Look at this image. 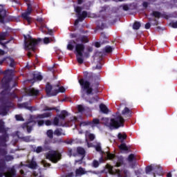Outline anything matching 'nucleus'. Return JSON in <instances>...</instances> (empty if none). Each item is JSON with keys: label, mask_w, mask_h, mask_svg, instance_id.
<instances>
[{"label": "nucleus", "mask_w": 177, "mask_h": 177, "mask_svg": "<svg viewBox=\"0 0 177 177\" xmlns=\"http://www.w3.org/2000/svg\"><path fill=\"white\" fill-rule=\"evenodd\" d=\"M152 16H154V17L160 18V17L161 16V14L157 11H153L152 12Z\"/></svg>", "instance_id": "nucleus-47"}, {"label": "nucleus", "mask_w": 177, "mask_h": 177, "mask_svg": "<svg viewBox=\"0 0 177 177\" xmlns=\"http://www.w3.org/2000/svg\"><path fill=\"white\" fill-rule=\"evenodd\" d=\"M51 41H53V39L49 38V37H45L44 39V44H49Z\"/></svg>", "instance_id": "nucleus-45"}, {"label": "nucleus", "mask_w": 177, "mask_h": 177, "mask_svg": "<svg viewBox=\"0 0 177 177\" xmlns=\"http://www.w3.org/2000/svg\"><path fill=\"white\" fill-rule=\"evenodd\" d=\"M15 118L17 121H24V119L23 118V116H21V115H16Z\"/></svg>", "instance_id": "nucleus-48"}, {"label": "nucleus", "mask_w": 177, "mask_h": 177, "mask_svg": "<svg viewBox=\"0 0 177 177\" xmlns=\"http://www.w3.org/2000/svg\"><path fill=\"white\" fill-rule=\"evenodd\" d=\"M135 160V155L134 154H130L128 157V161L129 162H132Z\"/></svg>", "instance_id": "nucleus-44"}, {"label": "nucleus", "mask_w": 177, "mask_h": 177, "mask_svg": "<svg viewBox=\"0 0 177 177\" xmlns=\"http://www.w3.org/2000/svg\"><path fill=\"white\" fill-rule=\"evenodd\" d=\"M122 115H127L128 117H131V114H132V112L127 107H126L122 111Z\"/></svg>", "instance_id": "nucleus-27"}, {"label": "nucleus", "mask_w": 177, "mask_h": 177, "mask_svg": "<svg viewBox=\"0 0 177 177\" xmlns=\"http://www.w3.org/2000/svg\"><path fill=\"white\" fill-rule=\"evenodd\" d=\"M28 8L26 10V12H23L21 16L23 19H24L26 21H28V23H31V17H30V15H31V12H32V6H31V4L28 3L27 4Z\"/></svg>", "instance_id": "nucleus-13"}, {"label": "nucleus", "mask_w": 177, "mask_h": 177, "mask_svg": "<svg viewBox=\"0 0 177 177\" xmlns=\"http://www.w3.org/2000/svg\"><path fill=\"white\" fill-rule=\"evenodd\" d=\"M100 111L102 113H104V114H108L109 113V109L105 104H101L100 105Z\"/></svg>", "instance_id": "nucleus-25"}, {"label": "nucleus", "mask_w": 177, "mask_h": 177, "mask_svg": "<svg viewBox=\"0 0 177 177\" xmlns=\"http://www.w3.org/2000/svg\"><path fill=\"white\" fill-rule=\"evenodd\" d=\"M99 78H100L99 75H95L91 74L89 76V81H92V80L96 81V80H99Z\"/></svg>", "instance_id": "nucleus-40"}, {"label": "nucleus", "mask_w": 177, "mask_h": 177, "mask_svg": "<svg viewBox=\"0 0 177 177\" xmlns=\"http://www.w3.org/2000/svg\"><path fill=\"white\" fill-rule=\"evenodd\" d=\"M102 123L110 129H117L120 127L124 126V118L121 115H118L115 119H109L107 118H103L102 119Z\"/></svg>", "instance_id": "nucleus-4"}, {"label": "nucleus", "mask_w": 177, "mask_h": 177, "mask_svg": "<svg viewBox=\"0 0 177 177\" xmlns=\"http://www.w3.org/2000/svg\"><path fill=\"white\" fill-rule=\"evenodd\" d=\"M5 17H6V10L3 8V6L0 5V24L5 23ZM6 33L0 34V41L5 40Z\"/></svg>", "instance_id": "nucleus-11"}, {"label": "nucleus", "mask_w": 177, "mask_h": 177, "mask_svg": "<svg viewBox=\"0 0 177 177\" xmlns=\"http://www.w3.org/2000/svg\"><path fill=\"white\" fill-rule=\"evenodd\" d=\"M76 151L77 150L75 149H69L68 150V156H69V157H71V156H73L74 157H75L77 156V153H75Z\"/></svg>", "instance_id": "nucleus-31"}, {"label": "nucleus", "mask_w": 177, "mask_h": 177, "mask_svg": "<svg viewBox=\"0 0 177 177\" xmlns=\"http://www.w3.org/2000/svg\"><path fill=\"white\" fill-rule=\"evenodd\" d=\"M151 171H153V176L156 177V174H161L162 169L157 165L147 166L145 169V172L147 174H150Z\"/></svg>", "instance_id": "nucleus-12"}, {"label": "nucleus", "mask_w": 177, "mask_h": 177, "mask_svg": "<svg viewBox=\"0 0 177 177\" xmlns=\"http://www.w3.org/2000/svg\"><path fill=\"white\" fill-rule=\"evenodd\" d=\"M61 158L62 155L60 154V153L56 151H50L46 154V158L54 163H56L57 162V161L60 160Z\"/></svg>", "instance_id": "nucleus-9"}, {"label": "nucleus", "mask_w": 177, "mask_h": 177, "mask_svg": "<svg viewBox=\"0 0 177 177\" xmlns=\"http://www.w3.org/2000/svg\"><path fill=\"white\" fill-rule=\"evenodd\" d=\"M35 151L36 153H42V151H44V148H42V147H37Z\"/></svg>", "instance_id": "nucleus-50"}, {"label": "nucleus", "mask_w": 177, "mask_h": 177, "mask_svg": "<svg viewBox=\"0 0 177 177\" xmlns=\"http://www.w3.org/2000/svg\"><path fill=\"white\" fill-rule=\"evenodd\" d=\"M37 122L34 121L29 122L24 124L23 128H26L28 133H30L32 131V127H34Z\"/></svg>", "instance_id": "nucleus-19"}, {"label": "nucleus", "mask_w": 177, "mask_h": 177, "mask_svg": "<svg viewBox=\"0 0 177 177\" xmlns=\"http://www.w3.org/2000/svg\"><path fill=\"white\" fill-rule=\"evenodd\" d=\"M39 127H42V125H44V124H45V122H44V120H39L37 122Z\"/></svg>", "instance_id": "nucleus-56"}, {"label": "nucleus", "mask_w": 177, "mask_h": 177, "mask_svg": "<svg viewBox=\"0 0 177 177\" xmlns=\"http://www.w3.org/2000/svg\"><path fill=\"white\" fill-rule=\"evenodd\" d=\"M47 136L48 138H50V139H52V138H53V131L52 130H48L47 131Z\"/></svg>", "instance_id": "nucleus-46"}, {"label": "nucleus", "mask_w": 177, "mask_h": 177, "mask_svg": "<svg viewBox=\"0 0 177 177\" xmlns=\"http://www.w3.org/2000/svg\"><path fill=\"white\" fill-rule=\"evenodd\" d=\"M95 150L97 151H101L102 153L104 155V156L108 158L109 160H111L114 158V154L110 153V152H107V151L106 152L102 151V147H100V145H97L95 147Z\"/></svg>", "instance_id": "nucleus-15"}, {"label": "nucleus", "mask_w": 177, "mask_h": 177, "mask_svg": "<svg viewBox=\"0 0 177 177\" xmlns=\"http://www.w3.org/2000/svg\"><path fill=\"white\" fill-rule=\"evenodd\" d=\"M95 68L97 70H100V68H102V64H99L95 66Z\"/></svg>", "instance_id": "nucleus-61"}, {"label": "nucleus", "mask_w": 177, "mask_h": 177, "mask_svg": "<svg viewBox=\"0 0 177 177\" xmlns=\"http://www.w3.org/2000/svg\"><path fill=\"white\" fill-rule=\"evenodd\" d=\"M41 164H42V165H44V167L45 168H48V167H50V164L46 162V161H45V160H42Z\"/></svg>", "instance_id": "nucleus-49"}, {"label": "nucleus", "mask_w": 177, "mask_h": 177, "mask_svg": "<svg viewBox=\"0 0 177 177\" xmlns=\"http://www.w3.org/2000/svg\"><path fill=\"white\" fill-rule=\"evenodd\" d=\"M150 26H151L150 23H147V24H145V28H146V30H149V28H150Z\"/></svg>", "instance_id": "nucleus-58"}, {"label": "nucleus", "mask_w": 177, "mask_h": 177, "mask_svg": "<svg viewBox=\"0 0 177 177\" xmlns=\"http://www.w3.org/2000/svg\"><path fill=\"white\" fill-rule=\"evenodd\" d=\"M77 152L78 154H81V156H84L85 154V149L81 147L77 148Z\"/></svg>", "instance_id": "nucleus-36"}, {"label": "nucleus", "mask_w": 177, "mask_h": 177, "mask_svg": "<svg viewBox=\"0 0 177 177\" xmlns=\"http://www.w3.org/2000/svg\"><path fill=\"white\" fill-rule=\"evenodd\" d=\"M81 10H82V8H81V7L75 8V11L76 12V13H77V19L75 21V26H77L80 21H84L86 17H88V16L86 11H83L81 13Z\"/></svg>", "instance_id": "nucleus-8"}, {"label": "nucleus", "mask_w": 177, "mask_h": 177, "mask_svg": "<svg viewBox=\"0 0 177 177\" xmlns=\"http://www.w3.org/2000/svg\"><path fill=\"white\" fill-rule=\"evenodd\" d=\"M33 79L35 81H41L42 80V75H41V73H37L33 75Z\"/></svg>", "instance_id": "nucleus-28"}, {"label": "nucleus", "mask_w": 177, "mask_h": 177, "mask_svg": "<svg viewBox=\"0 0 177 177\" xmlns=\"http://www.w3.org/2000/svg\"><path fill=\"white\" fill-rule=\"evenodd\" d=\"M9 140V136L5 133L0 137V153L2 156H6L8 151L6 150V142Z\"/></svg>", "instance_id": "nucleus-6"}, {"label": "nucleus", "mask_w": 177, "mask_h": 177, "mask_svg": "<svg viewBox=\"0 0 177 177\" xmlns=\"http://www.w3.org/2000/svg\"><path fill=\"white\" fill-rule=\"evenodd\" d=\"M93 167H94V168H97V167H99V162L97 160H94L93 162Z\"/></svg>", "instance_id": "nucleus-52"}, {"label": "nucleus", "mask_w": 177, "mask_h": 177, "mask_svg": "<svg viewBox=\"0 0 177 177\" xmlns=\"http://www.w3.org/2000/svg\"><path fill=\"white\" fill-rule=\"evenodd\" d=\"M89 42V39H88V37L86 36H79L77 37L76 40H71L68 41L67 45V49L68 50H73L75 46V50L76 52V57L77 62L80 64H82L84 63V57H89V54L87 53H84L85 46L84 44H86Z\"/></svg>", "instance_id": "nucleus-1"}, {"label": "nucleus", "mask_w": 177, "mask_h": 177, "mask_svg": "<svg viewBox=\"0 0 177 177\" xmlns=\"http://www.w3.org/2000/svg\"><path fill=\"white\" fill-rule=\"evenodd\" d=\"M22 139L24 142H32V139H31V136H26V137H20L19 136V132H17V135L13 136V139H15V142H17V139Z\"/></svg>", "instance_id": "nucleus-18"}, {"label": "nucleus", "mask_w": 177, "mask_h": 177, "mask_svg": "<svg viewBox=\"0 0 177 177\" xmlns=\"http://www.w3.org/2000/svg\"><path fill=\"white\" fill-rule=\"evenodd\" d=\"M5 107H6V109L7 107H8V108H9V107H13V103H12L11 102H7L6 103Z\"/></svg>", "instance_id": "nucleus-51"}, {"label": "nucleus", "mask_w": 177, "mask_h": 177, "mask_svg": "<svg viewBox=\"0 0 177 177\" xmlns=\"http://www.w3.org/2000/svg\"><path fill=\"white\" fill-rule=\"evenodd\" d=\"M99 124H100V120L97 118H95L91 122V127H96V125H99Z\"/></svg>", "instance_id": "nucleus-35"}, {"label": "nucleus", "mask_w": 177, "mask_h": 177, "mask_svg": "<svg viewBox=\"0 0 177 177\" xmlns=\"http://www.w3.org/2000/svg\"><path fill=\"white\" fill-rule=\"evenodd\" d=\"M5 131V123L3 121L0 120V132H3Z\"/></svg>", "instance_id": "nucleus-41"}, {"label": "nucleus", "mask_w": 177, "mask_h": 177, "mask_svg": "<svg viewBox=\"0 0 177 177\" xmlns=\"http://www.w3.org/2000/svg\"><path fill=\"white\" fill-rule=\"evenodd\" d=\"M107 168L109 171V173L111 175H114V174H117L118 177H128L129 176V171L127 169H123V171H120L119 169H114V167L110 165H107Z\"/></svg>", "instance_id": "nucleus-7"}, {"label": "nucleus", "mask_w": 177, "mask_h": 177, "mask_svg": "<svg viewBox=\"0 0 177 177\" xmlns=\"http://www.w3.org/2000/svg\"><path fill=\"white\" fill-rule=\"evenodd\" d=\"M85 136L86 138H88L90 140H94L95 139V134H92L89 131H86Z\"/></svg>", "instance_id": "nucleus-33"}, {"label": "nucleus", "mask_w": 177, "mask_h": 177, "mask_svg": "<svg viewBox=\"0 0 177 177\" xmlns=\"http://www.w3.org/2000/svg\"><path fill=\"white\" fill-rule=\"evenodd\" d=\"M52 89H53V87L52 86V85H50V84H47L46 86V92L47 95H48L49 96H53V95L55 93H51Z\"/></svg>", "instance_id": "nucleus-23"}, {"label": "nucleus", "mask_w": 177, "mask_h": 177, "mask_svg": "<svg viewBox=\"0 0 177 177\" xmlns=\"http://www.w3.org/2000/svg\"><path fill=\"white\" fill-rule=\"evenodd\" d=\"M167 177H172V174L171 172L167 173Z\"/></svg>", "instance_id": "nucleus-64"}, {"label": "nucleus", "mask_w": 177, "mask_h": 177, "mask_svg": "<svg viewBox=\"0 0 177 177\" xmlns=\"http://www.w3.org/2000/svg\"><path fill=\"white\" fill-rule=\"evenodd\" d=\"M113 47L110 46H106L104 48V50L106 52V53H111L113 52Z\"/></svg>", "instance_id": "nucleus-38"}, {"label": "nucleus", "mask_w": 177, "mask_h": 177, "mask_svg": "<svg viewBox=\"0 0 177 177\" xmlns=\"http://www.w3.org/2000/svg\"><path fill=\"white\" fill-rule=\"evenodd\" d=\"M52 115V113L50 112L43 113L38 115V118H48V117H50Z\"/></svg>", "instance_id": "nucleus-30"}, {"label": "nucleus", "mask_w": 177, "mask_h": 177, "mask_svg": "<svg viewBox=\"0 0 177 177\" xmlns=\"http://www.w3.org/2000/svg\"><path fill=\"white\" fill-rule=\"evenodd\" d=\"M50 110H55L57 111V113H58L59 109L53 107V108H50V107H48L46 106L44 109V111H50Z\"/></svg>", "instance_id": "nucleus-43"}, {"label": "nucleus", "mask_w": 177, "mask_h": 177, "mask_svg": "<svg viewBox=\"0 0 177 177\" xmlns=\"http://www.w3.org/2000/svg\"><path fill=\"white\" fill-rule=\"evenodd\" d=\"M118 138L120 142H124L125 139H127V134H122L121 133H119L118 135Z\"/></svg>", "instance_id": "nucleus-32"}, {"label": "nucleus", "mask_w": 177, "mask_h": 177, "mask_svg": "<svg viewBox=\"0 0 177 177\" xmlns=\"http://www.w3.org/2000/svg\"><path fill=\"white\" fill-rule=\"evenodd\" d=\"M107 40L101 41H97L95 43V48H100L103 44H107Z\"/></svg>", "instance_id": "nucleus-34"}, {"label": "nucleus", "mask_w": 177, "mask_h": 177, "mask_svg": "<svg viewBox=\"0 0 177 177\" xmlns=\"http://www.w3.org/2000/svg\"><path fill=\"white\" fill-rule=\"evenodd\" d=\"M26 96H37L39 94V90H37L32 87L25 89Z\"/></svg>", "instance_id": "nucleus-14"}, {"label": "nucleus", "mask_w": 177, "mask_h": 177, "mask_svg": "<svg viewBox=\"0 0 177 177\" xmlns=\"http://www.w3.org/2000/svg\"><path fill=\"white\" fill-rule=\"evenodd\" d=\"M71 121H73V122H75L76 121H77V117H75V116H72V117L71 118Z\"/></svg>", "instance_id": "nucleus-57"}, {"label": "nucleus", "mask_w": 177, "mask_h": 177, "mask_svg": "<svg viewBox=\"0 0 177 177\" xmlns=\"http://www.w3.org/2000/svg\"><path fill=\"white\" fill-rule=\"evenodd\" d=\"M142 5H143L144 8H147V6H148V5H149V3H148V2H144V3H142Z\"/></svg>", "instance_id": "nucleus-62"}, {"label": "nucleus", "mask_w": 177, "mask_h": 177, "mask_svg": "<svg viewBox=\"0 0 177 177\" xmlns=\"http://www.w3.org/2000/svg\"><path fill=\"white\" fill-rule=\"evenodd\" d=\"M26 167L31 168V169H35L37 168V162L34 161V158H32L31 162L28 164Z\"/></svg>", "instance_id": "nucleus-26"}, {"label": "nucleus", "mask_w": 177, "mask_h": 177, "mask_svg": "<svg viewBox=\"0 0 177 177\" xmlns=\"http://www.w3.org/2000/svg\"><path fill=\"white\" fill-rule=\"evenodd\" d=\"M153 26H157L158 24V21H156V19H153V23H152Z\"/></svg>", "instance_id": "nucleus-60"}, {"label": "nucleus", "mask_w": 177, "mask_h": 177, "mask_svg": "<svg viewBox=\"0 0 177 177\" xmlns=\"http://www.w3.org/2000/svg\"><path fill=\"white\" fill-rule=\"evenodd\" d=\"M67 115H68V112H67V111H62L60 114L58 115L59 118H60V120H62L64 121V120H65L66 117H67Z\"/></svg>", "instance_id": "nucleus-24"}, {"label": "nucleus", "mask_w": 177, "mask_h": 177, "mask_svg": "<svg viewBox=\"0 0 177 177\" xmlns=\"http://www.w3.org/2000/svg\"><path fill=\"white\" fill-rule=\"evenodd\" d=\"M79 84L82 86V97L88 102L90 104L97 102V96H93V91H97V84H91V82L85 79L79 80Z\"/></svg>", "instance_id": "nucleus-2"}, {"label": "nucleus", "mask_w": 177, "mask_h": 177, "mask_svg": "<svg viewBox=\"0 0 177 177\" xmlns=\"http://www.w3.org/2000/svg\"><path fill=\"white\" fill-rule=\"evenodd\" d=\"M13 73L12 70L6 71L7 75L1 80V86H0V91L1 90V100L0 102H3V97H8L10 96V89L16 86V82L12 80V75L9 76V74Z\"/></svg>", "instance_id": "nucleus-3"}, {"label": "nucleus", "mask_w": 177, "mask_h": 177, "mask_svg": "<svg viewBox=\"0 0 177 177\" xmlns=\"http://www.w3.org/2000/svg\"><path fill=\"white\" fill-rule=\"evenodd\" d=\"M139 28H140V22L136 21L133 24V30H139Z\"/></svg>", "instance_id": "nucleus-39"}, {"label": "nucleus", "mask_w": 177, "mask_h": 177, "mask_svg": "<svg viewBox=\"0 0 177 177\" xmlns=\"http://www.w3.org/2000/svg\"><path fill=\"white\" fill-rule=\"evenodd\" d=\"M19 107L21 109H26L27 110H30V111H35L37 110V107L30 106L28 102H24L21 104H18Z\"/></svg>", "instance_id": "nucleus-17"}, {"label": "nucleus", "mask_w": 177, "mask_h": 177, "mask_svg": "<svg viewBox=\"0 0 177 177\" xmlns=\"http://www.w3.org/2000/svg\"><path fill=\"white\" fill-rule=\"evenodd\" d=\"M119 149H120V150H124V151H128V150H129L128 147L127 146V145L125 143H122L119 146Z\"/></svg>", "instance_id": "nucleus-37"}, {"label": "nucleus", "mask_w": 177, "mask_h": 177, "mask_svg": "<svg viewBox=\"0 0 177 177\" xmlns=\"http://www.w3.org/2000/svg\"><path fill=\"white\" fill-rule=\"evenodd\" d=\"M7 62L8 64H9L10 67H14L15 66H16V63L15 62V59H13V58L10 57H7L6 58H4L2 60H0V64H2V63H3V62Z\"/></svg>", "instance_id": "nucleus-16"}, {"label": "nucleus", "mask_w": 177, "mask_h": 177, "mask_svg": "<svg viewBox=\"0 0 177 177\" xmlns=\"http://www.w3.org/2000/svg\"><path fill=\"white\" fill-rule=\"evenodd\" d=\"M54 135H56L57 136H62V135H66L64 133H63V129H57L54 131Z\"/></svg>", "instance_id": "nucleus-29"}, {"label": "nucleus", "mask_w": 177, "mask_h": 177, "mask_svg": "<svg viewBox=\"0 0 177 177\" xmlns=\"http://www.w3.org/2000/svg\"><path fill=\"white\" fill-rule=\"evenodd\" d=\"M88 171H85V169L82 167H79L75 171V176H82V175H85Z\"/></svg>", "instance_id": "nucleus-20"}, {"label": "nucleus", "mask_w": 177, "mask_h": 177, "mask_svg": "<svg viewBox=\"0 0 177 177\" xmlns=\"http://www.w3.org/2000/svg\"><path fill=\"white\" fill-rule=\"evenodd\" d=\"M6 168V163L3 161L0 160V177H15L16 175V171L15 169H12L8 172H5V169Z\"/></svg>", "instance_id": "nucleus-5"}, {"label": "nucleus", "mask_w": 177, "mask_h": 177, "mask_svg": "<svg viewBox=\"0 0 177 177\" xmlns=\"http://www.w3.org/2000/svg\"><path fill=\"white\" fill-rule=\"evenodd\" d=\"M37 21H39V23H42V21H44V19H42V18H38V19H37Z\"/></svg>", "instance_id": "nucleus-63"}, {"label": "nucleus", "mask_w": 177, "mask_h": 177, "mask_svg": "<svg viewBox=\"0 0 177 177\" xmlns=\"http://www.w3.org/2000/svg\"><path fill=\"white\" fill-rule=\"evenodd\" d=\"M170 26H171L173 28H177V21H174V22L170 23Z\"/></svg>", "instance_id": "nucleus-55"}, {"label": "nucleus", "mask_w": 177, "mask_h": 177, "mask_svg": "<svg viewBox=\"0 0 177 177\" xmlns=\"http://www.w3.org/2000/svg\"><path fill=\"white\" fill-rule=\"evenodd\" d=\"M53 125L55 127H64V123H63L59 118H55L53 120Z\"/></svg>", "instance_id": "nucleus-22"}, {"label": "nucleus", "mask_w": 177, "mask_h": 177, "mask_svg": "<svg viewBox=\"0 0 177 177\" xmlns=\"http://www.w3.org/2000/svg\"><path fill=\"white\" fill-rule=\"evenodd\" d=\"M77 111L79 113H82V111H84V106H82V105H79L77 106Z\"/></svg>", "instance_id": "nucleus-53"}, {"label": "nucleus", "mask_w": 177, "mask_h": 177, "mask_svg": "<svg viewBox=\"0 0 177 177\" xmlns=\"http://www.w3.org/2000/svg\"><path fill=\"white\" fill-rule=\"evenodd\" d=\"M13 159V156L10 155H7L4 157L5 161H12Z\"/></svg>", "instance_id": "nucleus-42"}, {"label": "nucleus", "mask_w": 177, "mask_h": 177, "mask_svg": "<svg viewBox=\"0 0 177 177\" xmlns=\"http://www.w3.org/2000/svg\"><path fill=\"white\" fill-rule=\"evenodd\" d=\"M41 40H35L32 38H30L28 41L25 40V49L30 50L31 49L33 52L35 50V46L39 44Z\"/></svg>", "instance_id": "nucleus-10"}, {"label": "nucleus", "mask_w": 177, "mask_h": 177, "mask_svg": "<svg viewBox=\"0 0 177 177\" xmlns=\"http://www.w3.org/2000/svg\"><path fill=\"white\" fill-rule=\"evenodd\" d=\"M122 165V158H120L118 162H116L115 167H121Z\"/></svg>", "instance_id": "nucleus-54"}, {"label": "nucleus", "mask_w": 177, "mask_h": 177, "mask_svg": "<svg viewBox=\"0 0 177 177\" xmlns=\"http://www.w3.org/2000/svg\"><path fill=\"white\" fill-rule=\"evenodd\" d=\"M56 86L57 88H55V92L53 94V96H56L59 92H61L62 93L66 92V88L64 86L59 87V84H57Z\"/></svg>", "instance_id": "nucleus-21"}, {"label": "nucleus", "mask_w": 177, "mask_h": 177, "mask_svg": "<svg viewBox=\"0 0 177 177\" xmlns=\"http://www.w3.org/2000/svg\"><path fill=\"white\" fill-rule=\"evenodd\" d=\"M45 124L47 126L52 125V122H50V120H46Z\"/></svg>", "instance_id": "nucleus-59"}]
</instances>
